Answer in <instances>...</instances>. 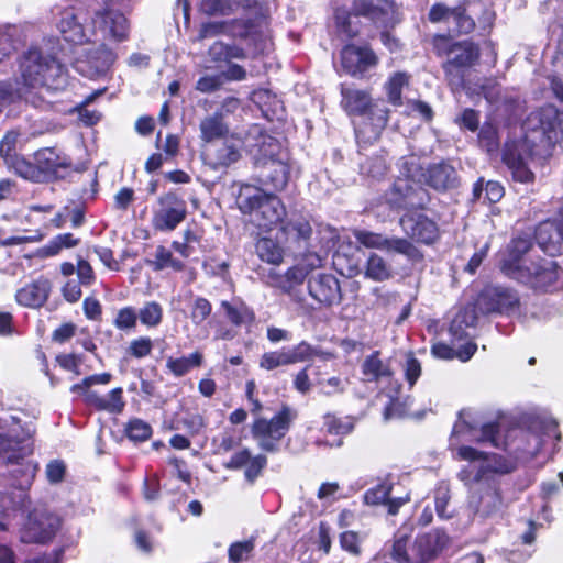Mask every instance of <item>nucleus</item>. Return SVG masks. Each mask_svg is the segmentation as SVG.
<instances>
[{"instance_id":"nucleus-59","label":"nucleus","mask_w":563,"mask_h":563,"mask_svg":"<svg viewBox=\"0 0 563 563\" xmlns=\"http://www.w3.org/2000/svg\"><path fill=\"white\" fill-rule=\"evenodd\" d=\"M211 303L202 297H197L192 301L190 319L195 324L202 323L211 313Z\"/></svg>"},{"instance_id":"nucleus-64","label":"nucleus","mask_w":563,"mask_h":563,"mask_svg":"<svg viewBox=\"0 0 563 563\" xmlns=\"http://www.w3.org/2000/svg\"><path fill=\"white\" fill-rule=\"evenodd\" d=\"M66 474V465L62 460H52L47 463L45 475L51 484L60 483Z\"/></svg>"},{"instance_id":"nucleus-43","label":"nucleus","mask_w":563,"mask_h":563,"mask_svg":"<svg viewBox=\"0 0 563 563\" xmlns=\"http://www.w3.org/2000/svg\"><path fill=\"white\" fill-rule=\"evenodd\" d=\"M202 363V354L194 352L188 356L178 358L168 357L166 361V367L177 377L184 376L191 368L199 367Z\"/></svg>"},{"instance_id":"nucleus-25","label":"nucleus","mask_w":563,"mask_h":563,"mask_svg":"<svg viewBox=\"0 0 563 563\" xmlns=\"http://www.w3.org/2000/svg\"><path fill=\"white\" fill-rule=\"evenodd\" d=\"M421 176L424 184L437 191H448L460 185L456 169L448 162L430 164Z\"/></svg>"},{"instance_id":"nucleus-37","label":"nucleus","mask_w":563,"mask_h":563,"mask_svg":"<svg viewBox=\"0 0 563 563\" xmlns=\"http://www.w3.org/2000/svg\"><path fill=\"white\" fill-rule=\"evenodd\" d=\"M388 168L389 166L384 151H379L360 163L361 174L376 180L384 178Z\"/></svg>"},{"instance_id":"nucleus-52","label":"nucleus","mask_w":563,"mask_h":563,"mask_svg":"<svg viewBox=\"0 0 563 563\" xmlns=\"http://www.w3.org/2000/svg\"><path fill=\"white\" fill-rule=\"evenodd\" d=\"M154 268L157 271L170 267L175 271H181L184 264L173 257L172 252L165 246H157L155 251V260L153 262Z\"/></svg>"},{"instance_id":"nucleus-51","label":"nucleus","mask_w":563,"mask_h":563,"mask_svg":"<svg viewBox=\"0 0 563 563\" xmlns=\"http://www.w3.org/2000/svg\"><path fill=\"white\" fill-rule=\"evenodd\" d=\"M323 429L330 434L344 435L352 431L353 422L329 413L323 417Z\"/></svg>"},{"instance_id":"nucleus-20","label":"nucleus","mask_w":563,"mask_h":563,"mask_svg":"<svg viewBox=\"0 0 563 563\" xmlns=\"http://www.w3.org/2000/svg\"><path fill=\"white\" fill-rule=\"evenodd\" d=\"M429 20L433 23H445L448 30L456 34H467L475 27V22L466 14L464 5L449 8L442 3H437L430 9Z\"/></svg>"},{"instance_id":"nucleus-5","label":"nucleus","mask_w":563,"mask_h":563,"mask_svg":"<svg viewBox=\"0 0 563 563\" xmlns=\"http://www.w3.org/2000/svg\"><path fill=\"white\" fill-rule=\"evenodd\" d=\"M462 442H482L490 443L495 448H500L499 426L496 422L481 423L477 416L471 410H462L459 420L454 423L450 448L456 451V456L464 461H483L482 468H492L494 472H504L492 467L490 459L484 452L472 446L461 445ZM507 472V470H505Z\"/></svg>"},{"instance_id":"nucleus-53","label":"nucleus","mask_w":563,"mask_h":563,"mask_svg":"<svg viewBox=\"0 0 563 563\" xmlns=\"http://www.w3.org/2000/svg\"><path fill=\"white\" fill-rule=\"evenodd\" d=\"M479 145L489 154L497 152L499 139L497 129L490 124H484L478 134Z\"/></svg>"},{"instance_id":"nucleus-63","label":"nucleus","mask_w":563,"mask_h":563,"mask_svg":"<svg viewBox=\"0 0 563 563\" xmlns=\"http://www.w3.org/2000/svg\"><path fill=\"white\" fill-rule=\"evenodd\" d=\"M152 349V340L147 336H141L139 339L131 341L128 351L132 356L136 358H142L150 355Z\"/></svg>"},{"instance_id":"nucleus-26","label":"nucleus","mask_w":563,"mask_h":563,"mask_svg":"<svg viewBox=\"0 0 563 563\" xmlns=\"http://www.w3.org/2000/svg\"><path fill=\"white\" fill-rule=\"evenodd\" d=\"M307 278V271L301 266H291L285 274H279L275 269H271L266 276L268 286L274 287L287 294L295 301H300L301 298L297 291V287L301 286Z\"/></svg>"},{"instance_id":"nucleus-55","label":"nucleus","mask_w":563,"mask_h":563,"mask_svg":"<svg viewBox=\"0 0 563 563\" xmlns=\"http://www.w3.org/2000/svg\"><path fill=\"white\" fill-rule=\"evenodd\" d=\"M450 489L448 485L441 484L437 487L434 492V503H435V511L441 519H449L452 517L453 512L448 509L450 501Z\"/></svg>"},{"instance_id":"nucleus-1","label":"nucleus","mask_w":563,"mask_h":563,"mask_svg":"<svg viewBox=\"0 0 563 563\" xmlns=\"http://www.w3.org/2000/svg\"><path fill=\"white\" fill-rule=\"evenodd\" d=\"M532 251L533 243L528 235L512 239L508 254L503 260L501 271L508 277L533 289L547 290L555 287L563 272L553 260H534L530 255Z\"/></svg>"},{"instance_id":"nucleus-62","label":"nucleus","mask_w":563,"mask_h":563,"mask_svg":"<svg viewBox=\"0 0 563 563\" xmlns=\"http://www.w3.org/2000/svg\"><path fill=\"white\" fill-rule=\"evenodd\" d=\"M122 388L118 387L112 389L107 396H104L103 410L109 411L111 413L121 412L125 405L122 399Z\"/></svg>"},{"instance_id":"nucleus-8","label":"nucleus","mask_w":563,"mask_h":563,"mask_svg":"<svg viewBox=\"0 0 563 563\" xmlns=\"http://www.w3.org/2000/svg\"><path fill=\"white\" fill-rule=\"evenodd\" d=\"M406 534H398L393 544L391 558L398 563H430L448 547L450 538L440 529L417 536L407 545Z\"/></svg>"},{"instance_id":"nucleus-36","label":"nucleus","mask_w":563,"mask_h":563,"mask_svg":"<svg viewBox=\"0 0 563 563\" xmlns=\"http://www.w3.org/2000/svg\"><path fill=\"white\" fill-rule=\"evenodd\" d=\"M35 164L38 173L57 175L59 169H66L70 166V159L59 156L52 148H44L35 154Z\"/></svg>"},{"instance_id":"nucleus-3","label":"nucleus","mask_w":563,"mask_h":563,"mask_svg":"<svg viewBox=\"0 0 563 563\" xmlns=\"http://www.w3.org/2000/svg\"><path fill=\"white\" fill-rule=\"evenodd\" d=\"M245 150L261 168L262 181L275 190H283L288 183L290 167L288 153L282 148L280 143L264 133L260 125H253L245 136Z\"/></svg>"},{"instance_id":"nucleus-11","label":"nucleus","mask_w":563,"mask_h":563,"mask_svg":"<svg viewBox=\"0 0 563 563\" xmlns=\"http://www.w3.org/2000/svg\"><path fill=\"white\" fill-rule=\"evenodd\" d=\"M351 13L355 16H364L379 26H393L397 23V8L391 0H354L351 12L339 8L335 10L334 19L340 32L353 37L357 31L350 24Z\"/></svg>"},{"instance_id":"nucleus-60","label":"nucleus","mask_w":563,"mask_h":563,"mask_svg":"<svg viewBox=\"0 0 563 563\" xmlns=\"http://www.w3.org/2000/svg\"><path fill=\"white\" fill-rule=\"evenodd\" d=\"M19 133L16 131H9L0 142V155L4 159V162L11 159L16 156L15 152L16 143L19 139Z\"/></svg>"},{"instance_id":"nucleus-19","label":"nucleus","mask_w":563,"mask_h":563,"mask_svg":"<svg viewBox=\"0 0 563 563\" xmlns=\"http://www.w3.org/2000/svg\"><path fill=\"white\" fill-rule=\"evenodd\" d=\"M478 482L479 487L472 495L470 506L481 518H493L500 512L504 506L500 486L495 479L488 483H482L481 479Z\"/></svg>"},{"instance_id":"nucleus-17","label":"nucleus","mask_w":563,"mask_h":563,"mask_svg":"<svg viewBox=\"0 0 563 563\" xmlns=\"http://www.w3.org/2000/svg\"><path fill=\"white\" fill-rule=\"evenodd\" d=\"M55 24L66 42L73 44H84L88 37L85 32L82 21L86 19V12L80 7H56L53 10Z\"/></svg>"},{"instance_id":"nucleus-47","label":"nucleus","mask_w":563,"mask_h":563,"mask_svg":"<svg viewBox=\"0 0 563 563\" xmlns=\"http://www.w3.org/2000/svg\"><path fill=\"white\" fill-rule=\"evenodd\" d=\"M365 274L368 278L376 282L386 280L391 276L390 268L385 260L375 253L371 254L367 260Z\"/></svg>"},{"instance_id":"nucleus-29","label":"nucleus","mask_w":563,"mask_h":563,"mask_svg":"<svg viewBox=\"0 0 563 563\" xmlns=\"http://www.w3.org/2000/svg\"><path fill=\"white\" fill-rule=\"evenodd\" d=\"M534 147L521 146L520 144L506 145L503 159L512 176L520 183H529L533 179L532 172L528 168L526 157L532 154Z\"/></svg>"},{"instance_id":"nucleus-12","label":"nucleus","mask_w":563,"mask_h":563,"mask_svg":"<svg viewBox=\"0 0 563 563\" xmlns=\"http://www.w3.org/2000/svg\"><path fill=\"white\" fill-rule=\"evenodd\" d=\"M298 412L288 405L282 408L271 418L257 417L251 428L253 439L258 448L265 452L275 453L279 451L280 442L297 419Z\"/></svg>"},{"instance_id":"nucleus-50","label":"nucleus","mask_w":563,"mask_h":563,"mask_svg":"<svg viewBox=\"0 0 563 563\" xmlns=\"http://www.w3.org/2000/svg\"><path fill=\"white\" fill-rule=\"evenodd\" d=\"M260 367L265 371H274L282 366H289L290 361L286 347L278 351L265 352L258 363Z\"/></svg>"},{"instance_id":"nucleus-46","label":"nucleus","mask_w":563,"mask_h":563,"mask_svg":"<svg viewBox=\"0 0 563 563\" xmlns=\"http://www.w3.org/2000/svg\"><path fill=\"white\" fill-rule=\"evenodd\" d=\"M79 240L76 239L71 233L58 234L40 250V254L47 257L54 256L58 254L63 249L76 246Z\"/></svg>"},{"instance_id":"nucleus-61","label":"nucleus","mask_w":563,"mask_h":563,"mask_svg":"<svg viewBox=\"0 0 563 563\" xmlns=\"http://www.w3.org/2000/svg\"><path fill=\"white\" fill-rule=\"evenodd\" d=\"M266 464L267 459L265 455L258 454L256 456H252L244 470L245 479L251 484L254 483Z\"/></svg>"},{"instance_id":"nucleus-45","label":"nucleus","mask_w":563,"mask_h":563,"mask_svg":"<svg viewBox=\"0 0 563 563\" xmlns=\"http://www.w3.org/2000/svg\"><path fill=\"white\" fill-rule=\"evenodd\" d=\"M385 251L401 254L411 262L422 260L421 252L410 241L402 238H388Z\"/></svg>"},{"instance_id":"nucleus-34","label":"nucleus","mask_w":563,"mask_h":563,"mask_svg":"<svg viewBox=\"0 0 563 563\" xmlns=\"http://www.w3.org/2000/svg\"><path fill=\"white\" fill-rule=\"evenodd\" d=\"M476 307L461 309L450 324V333L454 340H464L468 336V329L474 328L477 322Z\"/></svg>"},{"instance_id":"nucleus-54","label":"nucleus","mask_w":563,"mask_h":563,"mask_svg":"<svg viewBox=\"0 0 563 563\" xmlns=\"http://www.w3.org/2000/svg\"><path fill=\"white\" fill-rule=\"evenodd\" d=\"M254 548L255 541L253 538L232 543L228 550L230 562L238 563L240 561L247 560Z\"/></svg>"},{"instance_id":"nucleus-31","label":"nucleus","mask_w":563,"mask_h":563,"mask_svg":"<svg viewBox=\"0 0 563 563\" xmlns=\"http://www.w3.org/2000/svg\"><path fill=\"white\" fill-rule=\"evenodd\" d=\"M391 489V483L387 481L382 482L366 490V493L364 494V501L367 505L387 504L388 514L396 515L398 512L399 507H401L409 500V496L406 495L404 497L389 498Z\"/></svg>"},{"instance_id":"nucleus-21","label":"nucleus","mask_w":563,"mask_h":563,"mask_svg":"<svg viewBox=\"0 0 563 563\" xmlns=\"http://www.w3.org/2000/svg\"><path fill=\"white\" fill-rule=\"evenodd\" d=\"M309 295L319 303L333 306L342 299L339 280L332 274H318L308 280Z\"/></svg>"},{"instance_id":"nucleus-7","label":"nucleus","mask_w":563,"mask_h":563,"mask_svg":"<svg viewBox=\"0 0 563 563\" xmlns=\"http://www.w3.org/2000/svg\"><path fill=\"white\" fill-rule=\"evenodd\" d=\"M32 434L33 430L30 427H22L14 416L0 419V459L9 464H15L11 471L12 484L15 487H20L23 467L26 464H33L31 461H24V457L32 452L30 444Z\"/></svg>"},{"instance_id":"nucleus-32","label":"nucleus","mask_w":563,"mask_h":563,"mask_svg":"<svg viewBox=\"0 0 563 563\" xmlns=\"http://www.w3.org/2000/svg\"><path fill=\"white\" fill-rule=\"evenodd\" d=\"M362 374L366 382L383 383L391 379L394 371L389 360H383L379 352H374L363 361Z\"/></svg>"},{"instance_id":"nucleus-9","label":"nucleus","mask_w":563,"mask_h":563,"mask_svg":"<svg viewBox=\"0 0 563 563\" xmlns=\"http://www.w3.org/2000/svg\"><path fill=\"white\" fill-rule=\"evenodd\" d=\"M521 146H550L563 140V112L553 106L531 112L523 123Z\"/></svg>"},{"instance_id":"nucleus-14","label":"nucleus","mask_w":563,"mask_h":563,"mask_svg":"<svg viewBox=\"0 0 563 563\" xmlns=\"http://www.w3.org/2000/svg\"><path fill=\"white\" fill-rule=\"evenodd\" d=\"M479 49L472 42L463 41L451 46L448 60L443 65L446 79L451 86H461L466 69L475 65Z\"/></svg>"},{"instance_id":"nucleus-39","label":"nucleus","mask_w":563,"mask_h":563,"mask_svg":"<svg viewBox=\"0 0 563 563\" xmlns=\"http://www.w3.org/2000/svg\"><path fill=\"white\" fill-rule=\"evenodd\" d=\"M255 252L263 261L272 265H279L284 260V249L271 238H261L255 244Z\"/></svg>"},{"instance_id":"nucleus-38","label":"nucleus","mask_w":563,"mask_h":563,"mask_svg":"<svg viewBox=\"0 0 563 563\" xmlns=\"http://www.w3.org/2000/svg\"><path fill=\"white\" fill-rule=\"evenodd\" d=\"M410 75L406 71H396L385 82L388 102L395 107L402 104V89L409 86Z\"/></svg>"},{"instance_id":"nucleus-56","label":"nucleus","mask_w":563,"mask_h":563,"mask_svg":"<svg viewBox=\"0 0 563 563\" xmlns=\"http://www.w3.org/2000/svg\"><path fill=\"white\" fill-rule=\"evenodd\" d=\"M137 313L135 308L128 306L121 308L113 320V325L122 331H129L136 327Z\"/></svg>"},{"instance_id":"nucleus-30","label":"nucleus","mask_w":563,"mask_h":563,"mask_svg":"<svg viewBox=\"0 0 563 563\" xmlns=\"http://www.w3.org/2000/svg\"><path fill=\"white\" fill-rule=\"evenodd\" d=\"M51 290V282L41 276L20 288L15 294V300L23 307L36 309L47 301Z\"/></svg>"},{"instance_id":"nucleus-27","label":"nucleus","mask_w":563,"mask_h":563,"mask_svg":"<svg viewBox=\"0 0 563 563\" xmlns=\"http://www.w3.org/2000/svg\"><path fill=\"white\" fill-rule=\"evenodd\" d=\"M92 23L103 35L110 36L117 41L125 40L129 33L126 18L121 12L110 8L97 11Z\"/></svg>"},{"instance_id":"nucleus-16","label":"nucleus","mask_w":563,"mask_h":563,"mask_svg":"<svg viewBox=\"0 0 563 563\" xmlns=\"http://www.w3.org/2000/svg\"><path fill=\"white\" fill-rule=\"evenodd\" d=\"M23 478L20 482V487L11 484V487L0 493V512L10 516L16 511H27L30 508V498L27 488L31 486L32 481L36 474V464H26L23 467Z\"/></svg>"},{"instance_id":"nucleus-24","label":"nucleus","mask_w":563,"mask_h":563,"mask_svg":"<svg viewBox=\"0 0 563 563\" xmlns=\"http://www.w3.org/2000/svg\"><path fill=\"white\" fill-rule=\"evenodd\" d=\"M284 242L289 246H306L312 235L310 221L300 213H290L279 227Z\"/></svg>"},{"instance_id":"nucleus-33","label":"nucleus","mask_w":563,"mask_h":563,"mask_svg":"<svg viewBox=\"0 0 563 563\" xmlns=\"http://www.w3.org/2000/svg\"><path fill=\"white\" fill-rule=\"evenodd\" d=\"M199 130L200 139L207 143L221 139L229 132V128L222 118V112H214L201 119Z\"/></svg>"},{"instance_id":"nucleus-44","label":"nucleus","mask_w":563,"mask_h":563,"mask_svg":"<svg viewBox=\"0 0 563 563\" xmlns=\"http://www.w3.org/2000/svg\"><path fill=\"white\" fill-rule=\"evenodd\" d=\"M137 320L146 328H157L163 321V307L157 301H146L136 310Z\"/></svg>"},{"instance_id":"nucleus-4","label":"nucleus","mask_w":563,"mask_h":563,"mask_svg":"<svg viewBox=\"0 0 563 563\" xmlns=\"http://www.w3.org/2000/svg\"><path fill=\"white\" fill-rule=\"evenodd\" d=\"M341 106L349 115H358L361 122L355 124V135L358 146L377 141L386 128L389 109L383 100H373L367 90L353 87L341 88Z\"/></svg>"},{"instance_id":"nucleus-22","label":"nucleus","mask_w":563,"mask_h":563,"mask_svg":"<svg viewBox=\"0 0 563 563\" xmlns=\"http://www.w3.org/2000/svg\"><path fill=\"white\" fill-rule=\"evenodd\" d=\"M415 170L408 168L405 177H398L391 189L388 191L386 199L389 205L396 208L413 207L418 202L416 197L422 191L418 183L413 180Z\"/></svg>"},{"instance_id":"nucleus-10","label":"nucleus","mask_w":563,"mask_h":563,"mask_svg":"<svg viewBox=\"0 0 563 563\" xmlns=\"http://www.w3.org/2000/svg\"><path fill=\"white\" fill-rule=\"evenodd\" d=\"M222 34L249 40L254 45V49L260 53L267 48V22L262 15L253 20L238 19L203 23L199 30L197 40L202 41Z\"/></svg>"},{"instance_id":"nucleus-35","label":"nucleus","mask_w":563,"mask_h":563,"mask_svg":"<svg viewBox=\"0 0 563 563\" xmlns=\"http://www.w3.org/2000/svg\"><path fill=\"white\" fill-rule=\"evenodd\" d=\"M290 364L302 363L319 357L322 361H329L334 357L333 353L322 351L318 346H313L307 341H301L297 345L286 347Z\"/></svg>"},{"instance_id":"nucleus-13","label":"nucleus","mask_w":563,"mask_h":563,"mask_svg":"<svg viewBox=\"0 0 563 563\" xmlns=\"http://www.w3.org/2000/svg\"><path fill=\"white\" fill-rule=\"evenodd\" d=\"M187 214L186 201L174 191H168L157 199L153 211L152 225L155 230L170 232L181 223Z\"/></svg>"},{"instance_id":"nucleus-49","label":"nucleus","mask_w":563,"mask_h":563,"mask_svg":"<svg viewBox=\"0 0 563 563\" xmlns=\"http://www.w3.org/2000/svg\"><path fill=\"white\" fill-rule=\"evenodd\" d=\"M5 164L10 169H13L19 176H21L24 179L33 181H37L40 179L37 165L29 163L20 155H16L11 159L7 161Z\"/></svg>"},{"instance_id":"nucleus-40","label":"nucleus","mask_w":563,"mask_h":563,"mask_svg":"<svg viewBox=\"0 0 563 563\" xmlns=\"http://www.w3.org/2000/svg\"><path fill=\"white\" fill-rule=\"evenodd\" d=\"M245 146V140H227L218 150L216 161L213 162L214 168L229 166L239 161L241 157L240 147Z\"/></svg>"},{"instance_id":"nucleus-58","label":"nucleus","mask_w":563,"mask_h":563,"mask_svg":"<svg viewBox=\"0 0 563 563\" xmlns=\"http://www.w3.org/2000/svg\"><path fill=\"white\" fill-rule=\"evenodd\" d=\"M126 434L133 441H145L151 437L152 429L141 419H133L126 426Z\"/></svg>"},{"instance_id":"nucleus-2","label":"nucleus","mask_w":563,"mask_h":563,"mask_svg":"<svg viewBox=\"0 0 563 563\" xmlns=\"http://www.w3.org/2000/svg\"><path fill=\"white\" fill-rule=\"evenodd\" d=\"M18 95L26 102L40 107L41 99L32 91L36 89L59 90L67 84L64 66L52 55L32 47L20 58Z\"/></svg>"},{"instance_id":"nucleus-42","label":"nucleus","mask_w":563,"mask_h":563,"mask_svg":"<svg viewBox=\"0 0 563 563\" xmlns=\"http://www.w3.org/2000/svg\"><path fill=\"white\" fill-rule=\"evenodd\" d=\"M114 60V53L103 44L87 54V63L96 74L106 73Z\"/></svg>"},{"instance_id":"nucleus-48","label":"nucleus","mask_w":563,"mask_h":563,"mask_svg":"<svg viewBox=\"0 0 563 563\" xmlns=\"http://www.w3.org/2000/svg\"><path fill=\"white\" fill-rule=\"evenodd\" d=\"M221 306L225 311L227 318L234 325L251 324L254 321L253 311L244 305L232 306L227 301H222Z\"/></svg>"},{"instance_id":"nucleus-28","label":"nucleus","mask_w":563,"mask_h":563,"mask_svg":"<svg viewBox=\"0 0 563 563\" xmlns=\"http://www.w3.org/2000/svg\"><path fill=\"white\" fill-rule=\"evenodd\" d=\"M341 62L349 74L360 76L377 64V57L367 47L347 45L341 52Z\"/></svg>"},{"instance_id":"nucleus-41","label":"nucleus","mask_w":563,"mask_h":563,"mask_svg":"<svg viewBox=\"0 0 563 563\" xmlns=\"http://www.w3.org/2000/svg\"><path fill=\"white\" fill-rule=\"evenodd\" d=\"M239 0H201L199 10L208 16H227L239 8Z\"/></svg>"},{"instance_id":"nucleus-18","label":"nucleus","mask_w":563,"mask_h":563,"mask_svg":"<svg viewBox=\"0 0 563 563\" xmlns=\"http://www.w3.org/2000/svg\"><path fill=\"white\" fill-rule=\"evenodd\" d=\"M59 528V518L47 510H34L30 514L21 540L25 543H45L53 539Z\"/></svg>"},{"instance_id":"nucleus-6","label":"nucleus","mask_w":563,"mask_h":563,"mask_svg":"<svg viewBox=\"0 0 563 563\" xmlns=\"http://www.w3.org/2000/svg\"><path fill=\"white\" fill-rule=\"evenodd\" d=\"M238 206L242 213L250 216L252 223L264 230H272L277 224L280 225L287 216L279 197L251 185L241 187Z\"/></svg>"},{"instance_id":"nucleus-57","label":"nucleus","mask_w":563,"mask_h":563,"mask_svg":"<svg viewBox=\"0 0 563 563\" xmlns=\"http://www.w3.org/2000/svg\"><path fill=\"white\" fill-rule=\"evenodd\" d=\"M354 236L358 243L369 249L385 250L388 238L369 232V231H356Z\"/></svg>"},{"instance_id":"nucleus-23","label":"nucleus","mask_w":563,"mask_h":563,"mask_svg":"<svg viewBox=\"0 0 563 563\" xmlns=\"http://www.w3.org/2000/svg\"><path fill=\"white\" fill-rule=\"evenodd\" d=\"M400 225L408 236L424 244L433 243L439 236L437 223L421 213L405 214Z\"/></svg>"},{"instance_id":"nucleus-15","label":"nucleus","mask_w":563,"mask_h":563,"mask_svg":"<svg viewBox=\"0 0 563 563\" xmlns=\"http://www.w3.org/2000/svg\"><path fill=\"white\" fill-rule=\"evenodd\" d=\"M519 306L518 294L507 287L487 286L478 295L475 307L483 314L511 313Z\"/></svg>"}]
</instances>
